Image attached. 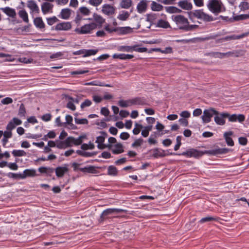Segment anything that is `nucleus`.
<instances>
[{"label":"nucleus","instance_id":"11","mask_svg":"<svg viewBox=\"0 0 249 249\" xmlns=\"http://www.w3.org/2000/svg\"><path fill=\"white\" fill-rule=\"evenodd\" d=\"M72 27L71 22H62L59 23L55 26L52 27V30L56 31H68Z\"/></svg>","mask_w":249,"mask_h":249},{"label":"nucleus","instance_id":"63","mask_svg":"<svg viewBox=\"0 0 249 249\" xmlns=\"http://www.w3.org/2000/svg\"><path fill=\"white\" fill-rule=\"evenodd\" d=\"M10 169L13 170H17L18 169V165L16 162H7V165Z\"/></svg>","mask_w":249,"mask_h":249},{"label":"nucleus","instance_id":"9","mask_svg":"<svg viewBox=\"0 0 249 249\" xmlns=\"http://www.w3.org/2000/svg\"><path fill=\"white\" fill-rule=\"evenodd\" d=\"M228 116V112H220L217 111V113L214 117L215 123L219 125H223L225 124V119Z\"/></svg>","mask_w":249,"mask_h":249},{"label":"nucleus","instance_id":"2","mask_svg":"<svg viewBox=\"0 0 249 249\" xmlns=\"http://www.w3.org/2000/svg\"><path fill=\"white\" fill-rule=\"evenodd\" d=\"M187 13L189 19L192 21H194L193 18H196L198 19L202 20L205 22L213 21L220 18L226 22H234L233 16L231 18H229L228 16H223L220 15L218 17L213 18L212 16L204 13L203 9L195 10L194 11L188 12Z\"/></svg>","mask_w":249,"mask_h":249},{"label":"nucleus","instance_id":"41","mask_svg":"<svg viewBox=\"0 0 249 249\" xmlns=\"http://www.w3.org/2000/svg\"><path fill=\"white\" fill-rule=\"evenodd\" d=\"M18 15L20 18L26 23H29L28 15L25 10L23 9L20 10L18 13Z\"/></svg>","mask_w":249,"mask_h":249},{"label":"nucleus","instance_id":"37","mask_svg":"<svg viewBox=\"0 0 249 249\" xmlns=\"http://www.w3.org/2000/svg\"><path fill=\"white\" fill-rule=\"evenodd\" d=\"M3 176H7L9 178H13L15 179H22L21 173H14L9 172L7 174H3Z\"/></svg>","mask_w":249,"mask_h":249},{"label":"nucleus","instance_id":"32","mask_svg":"<svg viewBox=\"0 0 249 249\" xmlns=\"http://www.w3.org/2000/svg\"><path fill=\"white\" fill-rule=\"evenodd\" d=\"M220 219V218L219 217L207 216V217H203V218H201L199 221L198 222L200 224H202V223H204L205 222H211V221H218Z\"/></svg>","mask_w":249,"mask_h":249},{"label":"nucleus","instance_id":"39","mask_svg":"<svg viewBox=\"0 0 249 249\" xmlns=\"http://www.w3.org/2000/svg\"><path fill=\"white\" fill-rule=\"evenodd\" d=\"M163 6L155 1H152L151 4V10L153 11H160L163 9Z\"/></svg>","mask_w":249,"mask_h":249},{"label":"nucleus","instance_id":"55","mask_svg":"<svg viewBox=\"0 0 249 249\" xmlns=\"http://www.w3.org/2000/svg\"><path fill=\"white\" fill-rule=\"evenodd\" d=\"M181 139H182L181 136H178L177 137V138H176L177 144L175 145L174 148L175 151H177L179 149L180 146L181 145Z\"/></svg>","mask_w":249,"mask_h":249},{"label":"nucleus","instance_id":"4","mask_svg":"<svg viewBox=\"0 0 249 249\" xmlns=\"http://www.w3.org/2000/svg\"><path fill=\"white\" fill-rule=\"evenodd\" d=\"M104 29L109 34H111L113 32H117L119 35H126L133 32V28L129 26L118 27L111 28L109 27V25L107 24L105 25Z\"/></svg>","mask_w":249,"mask_h":249},{"label":"nucleus","instance_id":"18","mask_svg":"<svg viewBox=\"0 0 249 249\" xmlns=\"http://www.w3.org/2000/svg\"><path fill=\"white\" fill-rule=\"evenodd\" d=\"M233 134L232 131H230L226 132L224 134V138L228 146H233L234 145V142L232 139L231 137Z\"/></svg>","mask_w":249,"mask_h":249},{"label":"nucleus","instance_id":"46","mask_svg":"<svg viewBox=\"0 0 249 249\" xmlns=\"http://www.w3.org/2000/svg\"><path fill=\"white\" fill-rule=\"evenodd\" d=\"M95 148V145L91 142H89V144L83 143L81 144V148L85 151L88 149H93Z\"/></svg>","mask_w":249,"mask_h":249},{"label":"nucleus","instance_id":"38","mask_svg":"<svg viewBox=\"0 0 249 249\" xmlns=\"http://www.w3.org/2000/svg\"><path fill=\"white\" fill-rule=\"evenodd\" d=\"M248 18H249V16H248V14L235 16L234 13H233V19L234 20V22L243 20Z\"/></svg>","mask_w":249,"mask_h":249},{"label":"nucleus","instance_id":"10","mask_svg":"<svg viewBox=\"0 0 249 249\" xmlns=\"http://www.w3.org/2000/svg\"><path fill=\"white\" fill-rule=\"evenodd\" d=\"M69 164H64L62 166H57L55 168V173L56 176L58 178H61L69 172Z\"/></svg>","mask_w":249,"mask_h":249},{"label":"nucleus","instance_id":"26","mask_svg":"<svg viewBox=\"0 0 249 249\" xmlns=\"http://www.w3.org/2000/svg\"><path fill=\"white\" fill-rule=\"evenodd\" d=\"M113 58H119L121 60L131 59L134 57V55L129 54L125 53H115L113 55Z\"/></svg>","mask_w":249,"mask_h":249},{"label":"nucleus","instance_id":"17","mask_svg":"<svg viewBox=\"0 0 249 249\" xmlns=\"http://www.w3.org/2000/svg\"><path fill=\"white\" fill-rule=\"evenodd\" d=\"M106 166H104L103 168H106ZM96 168H102V167H95L92 165H90L89 166L85 167L84 168H79V170L84 173H89L92 174H96L97 173V171L96 170Z\"/></svg>","mask_w":249,"mask_h":249},{"label":"nucleus","instance_id":"61","mask_svg":"<svg viewBox=\"0 0 249 249\" xmlns=\"http://www.w3.org/2000/svg\"><path fill=\"white\" fill-rule=\"evenodd\" d=\"M238 142L240 145L245 146L248 143V139L245 137H240L238 138Z\"/></svg>","mask_w":249,"mask_h":249},{"label":"nucleus","instance_id":"48","mask_svg":"<svg viewBox=\"0 0 249 249\" xmlns=\"http://www.w3.org/2000/svg\"><path fill=\"white\" fill-rule=\"evenodd\" d=\"M239 7L241 11H245L249 9V3L247 1H242L239 5Z\"/></svg>","mask_w":249,"mask_h":249},{"label":"nucleus","instance_id":"24","mask_svg":"<svg viewBox=\"0 0 249 249\" xmlns=\"http://www.w3.org/2000/svg\"><path fill=\"white\" fill-rule=\"evenodd\" d=\"M247 34H243L240 35H232L231 36H226L224 37L221 38L220 40L222 41H229L231 40H236L242 38L245 36Z\"/></svg>","mask_w":249,"mask_h":249},{"label":"nucleus","instance_id":"1","mask_svg":"<svg viewBox=\"0 0 249 249\" xmlns=\"http://www.w3.org/2000/svg\"><path fill=\"white\" fill-rule=\"evenodd\" d=\"M217 148L209 150L200 151L195 148H188L185 151L181 153H166L165 151L159 148H155L149 150V152H153L152 157L155 159L163 158L169 155L183 156L187 158H194L198 159L204 155L207 154L209 156H217L218 155L226 154L231 151V149L228 148H219L216 146Z\"/></svg>","mask_w":249,"mask_h":249},{"label":"nucleus","instance_id":"8","mask_svg":"<svg viewBox=\"0 0 249 249\" xmlns=\"http://www.w3.org/2000/svg\"><path fill=\"white\" fill-rule=\"evenodd\" d=\"M172 19L176 22L178 26V29L179 30L181 27L185 26L188 23H189L188 19L181 15L176 16L173 15L172 16Z\"/></svg>","mask_w":249,"mask_h":249},{"label":"nucleus","instance_id":"43","mask_svg":"<svg viewBox=\"0 0 249 249\" xmlns=\"http://www.w3.org/2000/svg\"><path fill=\"white\" fill-rule=\"evenodd\" d=\"M12 154L15 157L26 156V153L23 150L14 149L12 151Z\"/></svg>","mask_w":249,"mask_h":249},{"label":"nucleus","instance_id":"20","mask_svg":"<svg viewBox=\"0 0 249 249\" xmlns=\"http://www.w3.org/2000/svg\"><path fill=\"white\" fill-rule=\"evenodd\" d=\"M71 10L68 8L62 9L58 17L63 19H68L71 17Z\"/></svg>","mask_w":249,"mask_h":249},{"label":"nucleus","instance_id":"23","mask_svg":"<svg viewBox=\"0 0 249 249\" xmlns=\"http://www.w3.org/2000/svg\"><path fill=\"white\" fill-rule=\"evenodd\" d=\"M178 4L179 7L184 10H191L193 8L192 3L187 0L179 1Z\"/></svg>","mask_w":249,"mask_h":249},{"label":"nucleus","instance_id":"7","mask_svg":"<svg viewBox=\"0 0 249 249\" xmlns=\"http://www.w3.org/2000/svg\"><path fill=\"white\" fill-rule=\"evenodd\" d=\"M216 113H217V110L213 107L205 109L203 111V114L201 116L203 123H208L210 122L212 117L213 115L215 116Z\"/></svg>","mask_w":249,"mask_h":249},{"label":"nucleus","instance_id":"14","mask_svg":"<svg viewBox=\"0 0 249 249\" xmlns=\"http://www.w3.org/2000/svg\"><path fill=\"white\" fill-rule=\"evenodd\" d=\"M228 116H227V118H228L229 121L231 122H234L236 121H238L239 123H242L244 121L245 119V116L243 114H238L237 115L236 114H233L232 115H230L228 113Z\"/></svg>","mask_w":249,"mask_h":249},{"label":"nucleus","instance_id":"49","mask_svg":"<svg viewBox=\"0 0 249 249\" xmlns=\"http://www.w3.org/2000/svg\"><path fill=\"white\" fill-rule=\"evenodd\" d=\"M231 52H229L226 53H220V52H213L211 53L212 56L214 57L217 58H223L225 56H226L227 54L229 53H231Z\"/></svg>","mask_w":249,"mask_h":249},{"label":"nucleus","instance_id":"27","mask_svg":"<svg viewBox=\"0 0 249 249\" xmlns=\"http://www.w3.org/2000/svg\"><path fill=\"white\" fill-rule=\"evenodd\" d=\"M114 149L111 148V151L114 154H119L124 152V146L121 143H117L114 145Z\"/></svg>","mask_w":249,"mask_h":249},{"label":"nucleus","instance_id":"29","mask_svg":"<svg viewBox=\"0 0 249 249\" xmlns=\"http://www.w3.org/2000/svg\"><path fill=\"white\" fill-rule=\"evenodd\" d=\"M34 24L38 29L45 28V25L41 17H36L34 19Z\"/></svg>","mask_w":249,"mask_h":249},{"label":"nucleus","instance_id":"44","mask_svg":"<svg viewBox=\"0 0 249 249\" xmlns=\"http://www.w3.org/2000/svg\"><path fill=\"white\" fill-rule=\"evenodd\" d=\"M98 51V50L97 49H85V54L83 55V57H86L95 55L97 53Z\"/></svg>","mask_w":249,"mask_h":249},{"label":"nucleus","instance_id":"30","mask_svg":"<svg viewBox=\"0 0 249 249\" xmlns=\"http://www.w3.org/2000/svg\"><path fill=\"white\" fill-rule=\"evenodd\" d=\"M158 14L155 13L147 14L145 20L149 22L151 25L155 24L154 21L157 18Z\"/></svg>","mask_w":249,"mask_h":249},{"label":"nucleus","instance_id":"51","mask_svg":"<svg viewBox=\"0 0 249 249\" xmlns=\"http://www.w3.org/2000/svg\"><path fill=\"white\" fill-rule=\"evenodd\" d=\"M74 121L76 124H87L89 123L88 120L86 118L79 119L75 117Z\"/></svg>","mask_w":249,"mask_h":249},{"label":"nucleus","instance_id":"25","mask_svg":"<svg viewBox=\"0 0 249 249\" xmlns=\"http://www.w3.org/2000/svg\"><path fill=\"white\" fill-rule=\"evenodd\" d=\"M93 20L99 25V28L102 27V24L105 22V19L104 18L101 16L94 13L93 14Z\"/></svg>","mask_w":249,"mask_h":249},{"label":"nucleus","instance_id":"5","mask_svg":"<svg viewBox=\"0 0 249 249\" xmlns=\"http://www.w3.org/2000/svg\"><path fill=\"white\" fill-rule=\"evenodd\" d=\"M124 210L121 209L117 208H108L104 210L101 213L100 218L99 219V222L101 224L106 219L109 218V215L115 214L119 213L121 212H124Z\"/></svg>","mask_w":249,"mask_h":249},{"label":"nucleus","instance_id":"62","mask_svg":"<svg viewBox=\"0 0 249 249\" xmlns=\"http://www.w3.org/2000/svg\"><path fill=\"white\" fill-rule=\"evenodd\" d=\"M56 147H57L59 149H64L65 148H67L64 141H61L59 140H56Z\"/></svg>","mask_w":249,"mask_h":249},{"label":"nucleus","instance_id":"47","mask_svg":"<svg viewBox=\"0 0 249 249\" xmlns=\"http://www.w3.org/2000/svg\"><path fill=\"white\" fill-rule=\"evenodd\" d=\"M130 99L127 100H120L118 102V105L122 107H127L132 106L130 103Z\"/></svg>","mask_w":249,"mask_h":249},{"label":"nucleus","instance_id":"54","mask_svg":"<svg viewBox=\"0 0 249 249\" xmlns=\"http://www.w3.org/2000/svg\"><path fill=\"white\" fill-rule=\"evenodd\" d=\"M132 48H135V47L130 46H119L118 50L119 51H125L127 52H130L132 51Z\"/></svg>","mask_w":249,"mask_h":249},{"label":"nucleus","instance_id":"56","mask_svg":"<svg viewBox=\"0 0 249 249\" xmlns=\"http://www.w3.org/2000/svg\"><path fill=\"white\" fill-rule=\"evenodd\" d=\"M59 21V19L55 17L47 18V24L49 25H53L54 23Z\"/></svg>","mask_w":249,"mask_h":249},{"label":"nucleus","instance_id":"6","mask_svg":"<svg viewBox=\"0 0 249 249\" xmlns=\"http://www.w3.org/2000/svg\"><path fill=\"white\" fill-rule=\"evenodd\" d=\"M97 27V24L94 22L86 24L81 28H76L74 31L79 35L87 34L90 33L91 31Z\"/></svg>","mask_w":249,"mask_h":249},{"label":"nucleus","instance_id":"53","mask_svg":"<svg viewBox=\"0 0 249 249\" xmlns=\"http://www.w3.org/2000/svg\"><path fill=\"white\" fill-rule=\"evenodd\" d=\"M79 11L80 13L84 16H88L90 14V10L85 6H82L79 8Z\"/></svg>","mask_w":249,"mask_h":249},{"label":"nucleus","instance_id":"45","mask_svg":"<svg viewBox=\"0 0 249 249\" xmlns=\"http://www.w3.org/2000/svg\"><path fill=\"white\" fill-rule=\"evenodd\" d=\"M32 25L31 24H29L27 25H25L22 27H20L17 29V31L21 33H29L31 31Z\"/></svg>","mask_w":249,"mask_h":249},{"label":"nucleus","instance_id":"57","mask_svg":"<svg viewBox=\"0 0 249 249\" xmlns=\"http://www.w3.org/2000/svg\"><path fill=\"white\" fill-rule=\"evenodd\" d=\"M98 143L97 147L99 149H103L105 148H108V149L110 150V149H111L112 147H113V145L111 144H104V143Z\"/></svg>","mask_w":249,"mask_h":249},{"label":"nucleus","instance_id":"40","mask_svg":"<svg viewBox=\"0 0 249 249\" xmlns=\"http://www.w3.org/2000/svg\"><path fill=\"white\" fill-rule=\"evenodd\" d=\"M199 27V26L197 25L194 24V25H190L188 23L186 26H184L183 27H181L180 28V30H183L185 32L193 31L196 29H197Z\"/></svg>","mask_w":249,"mask_h":249},{"label":"nucleus","instance_id":"16","mask_svg":"<svg viewBox=\"0 0 249 249\" xmlns=\"http://www.w3.org/2000/svg\"><path fill=\"white\" fill-rule=\"evenodd\" d=\"M0 10L12 18H15L16 17V10L14 8L10 7H1L0 8Z\"/></svg>","mask_w":249,"mask_h":249},{"label":"nucleus","instance_id":"13","mask_svg":"<svg viewBox=\"0 0 249 249\" xmlns=\"http://www.w3.org/2000/svg\"><path fill=\"white\" fill-rule=\"evenodd\" d=\"M38 171L41 174H45L46 177H51L55 171V169L47 166H41L38 168Z\"/></svg>","mask_w":249,"mask_h":249},{"label":"nucleus","instance_id":"12","mask_svg":"<svg viewBox=\"0 0 249 249\" xmlns=\"http://www.w3.org/2000/svg\"><path fill=\"white\" fill-rule=\"evenodd\" d=\"M130 103L132 105V106H145L148 105L146 99L144 97H136L130 99Z\"/></svg>","mask_w":249,"mask_h":249},{"label":"nucleus","instance_id":"50","mask_svg":"<svg viewBox=\"0 0 249 249\" xmlns=\"http://www.w3.org/2000/svg\"><path fill=\"white\" fill-rule=\"evenodd\" d=\"M76 153L82 157H91V152H86L80 150H77Z\"/></svg>","mask_w":249,"mask_h":249},{"label":"nucleus","instance_id":"35","mask_svg":"<svg viewBox=\"0 0 249 249\" xmlns=\"http://www.w3.org/2000/svg\"><path fill=\"white\" fill-rule=\"evenodd\" d=\"M166 11L170 14L180 13L182 12V10L175 6H166L165 7Z\"/></svg>","mask_w":249,"mask_h":249},{"label":"nucleus","instance_id":"64","mask_svg":"<svg viewBox=\"0 0 249 249\" xmlns=\"http://www.w3.org/2000/svg\"><path fill=\"white\" fill-rule=\"evenodd\" d=\"M92 104L91 101L89 99H86L80 106L81 108H84L85 107H89Z\"/></svg>","mask_w":249,"mask_h":249},{"label":"nucleus","instance_id":"58","mask_svg":"<svg viewBox=\"0 0 249 249\" xmlns=\"http://www.w3.org/2000/svg\"><path fill=\"white\" fill-rule=\"evenodd\" d=\"M42 136L41 134H33L31 133H28L26 134V138L28 139H36L37 138H39Z\"/></svg>","mask_w":249,"mask_h":249},{"label":"nucleus","instance_id":"52","mask_svg":"<svg viewBox=\"0 0 249 249\" xmlns=\"http://www.w3.org/2000/svg\"><path fill=\"white\" fill-rule=\"evenodd\" d=\"M140 46V45H135L132 47H135V48H132V51H134L139 53H144L147 52V49L145 47H142L138 48V46Z\"/></svg>","mask_w":249,"mask_h":249},{"label":"nucleus","instance_id":"42","mask_svg":"<svg viewBox=\"0 0 249 249\" xmlns=\"http://www.w3.org/2000/svg\"><path fill=\"white\" fill-rule=\"evenodd\" d=\"M26 114V110L24 105L22 103L20 104L18 111V116L20 117H25Z\"/></svg>","mask_w":249,"mask_h":249},{"label":"nucleus","instance_id":"36","mask_svg":"<svg viewBox=\"0 0 249 249\" xmlns=\"http://www.w3.org/2000/svg\"><path fill=\"white\" fill-rule=\"evenodd\" d=\"M86 138V135H81L77 138H74V137H72L71 142L75 145H79L81 144L83 142L82 139Z\"/></svg>","mask_w":249,"mask_h":249},{"label":"nucleus","instance_id":"22","mask_svg":"<svg viewBox=\"0 0 249 249\" xmlns=\"http://www.w3.org/2000/svg\"><path fill=\"white\" fill-rule=\"evenodd\" d=\"M22 175V179L27 177H34L37 176L36 171L34 169H27L24 170Z\"/></svg>","mask_w":249,"mask_h":249},{"label":"nucleus","instance_id":"3","mask_svg":"<svg viewBox=\"0 0 249 249\" xmlns=\"http://www.w3.org/2000/svg\"><path fill=\"white\" fill-rule=\"evenodd\" d=\"M207 6L209 11L215 15L226 10L221 0H209Z\"/></svg>","mask_w":249,"mask_h":249},{"label":"nucleus","instance_id":"31","mask_svg":"<svg viewBox=\"0 0 249 249\" xmlns=\"http://www.w3.org/2000/svg\"><path fill=\"white\" fill-rule=\"evenodd\" d=\"M132 0H121L120 3V7L124 9H128L132 5Z\"/></svg>","mask_w":249,"mask_h":249},{"label":"nucleus","instance_id":"21","mask_svg":"<svg viewBox=\"0 0 249 249\" xmlns=\"http://www.w3.org/2000/svg\"><path fill=\"white\" fill-rule=\"evenodd\" d=\"M53 5L48 2H43L41 4V10L43 14H46L50 11L52 12Z\"/></svg>","mask_w":249,"mask_h":249},{"label":"nucleus","instance_id":"19","mask_svg":"<svg viewBox=\"0 0 249 249\" xmlns=\"http://www.w3.org/2000/svg\"><path fill=\"white\" fill-rule=\"evenodd\" d=\"M147 8V1L142 0L137 6V10L139 13H142L146 11Z\"/></svg>","mask_w":249,"mask_h":249},{"label":"nucleus","instance_id":"28","mask_svg":"<svg viewBox=\"0 0 249 249\" xmlns=\"http://www.w3.org/2000/svg\"><path fill=\"white\" fill-rule=\"evenodd\" d=\"M156 27L164 29L171 28L169 23L167 21L162 19H160L158 21L156 24Z\"/></svg>","mask_w":249,"mask_h":249},{"label":"nucleus","instance_id":"59","mask_svg":"<svg viewBox=\"0 0 249 249\" xmlns=\"http://www.w3.org/2000/svg\"><path fill=\"white\" fill-rule=\"evenodd\" d=\"M37 5L36 3V2L34 0H29L27 3V6L32 11L35 9Z\"/></svg>","mask_w":249,"mask_h":249},{"label":"nucleus","instance_id":"15","mask_svg":"<svg viewBox=\"0 0 249 249\" xmlns=\"http://www.w3.org/2000/svg\"><path fill=\"white\" fill-rule=\"evenodd\" d=\"M115 7L108 4H105L102 6V12L107 16L114 14L115 13Z\"/></svg>","mask_w":249,"mask_h":249},{"label":"nucleus","instance_id":"33","mask_svg":"<svg viewBox=\"0 0 249 249\" xmlns=\"http://www.w3.org/2000/svg\"><path fill=\"white\" fill-rule=\"evenodd\" d=\"M130 17V13L126 11H122L121 13L119 14L117 18L122 21L126 20Z\"/></svg>","mask_w":249,"mask_h":249},{"label":"nucleus","instance_id":"34","mask_svg":"<svg viewBox=\"0 0 249 249\" xmlns=\"http://www.w3.org/2000/svg\"><path fill=\"white\" fill-rule=\"evenodd\" d=\"M118 170L114 165H109L107 168V175L111 176H117Z\"/></svg>","mask_w":249,"mask_h":249},{"label":"nucleus","instance_id":"60","mask_svg":"<svg viewBox=\"0 0 249 249\" xmlns=\"http://www.w3.org/2000/svg\"><path fill=\"white\" fill-rule=\"evenodd\" d=\"M63 55V53L62 52H59L51 54L50 58L52 59H58L62 57Z\"/></svg>","mask_w":249,"mask_h":249}]
</instances>
